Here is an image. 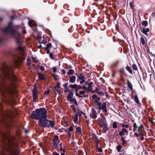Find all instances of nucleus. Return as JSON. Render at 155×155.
Masks as SVG:
<instances>
[{"label":"nucleus","instance_id":"obj_23","mask_svg":"<svg viewBox=\"0 0 155 155\" xmlns=\"http://www.w3.org/2000/svg\"><path fill=\"white\" fill-rule=\"evenodd\" d=\"M77 78L79 80L84 79L85 78V77L84 76L83 73H80L77 75Z\"/></svg>","mask_w":155,"mask_h":155},{"label":"nucleus","instance_id":"obj_44","mask_svg":"<svg viewBox=\"0 0 155 155\" xmlns=\"http://www.w3.org/2000/svg\"><path fill=\"white\" fill-rule=\"evenodd\" d=\"M48 54H49V55L50 58L52 60H54L53 52H51V53L49 52V53Z\"/></svg>","mask_w":155,"mask_h":155},{"label":"nucleus","instance_id":"obj_15","mask_svg":"<svg viewBox=\"0 0 155 155\" xmlns=\"http://www.w3.org/2000/svg\"><path fill=\"white\" fill-rule=\"evenodd\" d=\"M76 133L80 135H82V131L81 128L80 127H75Z\"/></svg>","mask_w":155,"mask_h":155},{"label":"nucleus","instance_id":"obj_29","mask_svg":"<svg viewBox=\"0 0 155 155\" xmlns=\"http://www.w3.org/2000/svg\"><path fill=\"white\" fill-rule=\"evenodd\" d=\"M104 127L103 128V131L104 133H105L106 131L109 130L110 129L108 127Z\"/></svg>","mask_w":155,"mask_h":155},{"label":"nucleus","instance_id":"obj_54","mask_svg":"<svg viewBox=\"0 0 155 155\" xmlns=\"http://www.w3.org/2000/svg\"><path fill=\"white\" fill-rule=\"evenodd\" d=\"M134 127L135 129H137L138 128V130L139 131L140 130L142 129V127Z\"/></svg>","mask_w":155,"mask_h":155},{"label":"nucleus","instance_id":"obj_50","mask_svg":"<svg viewBox=\"0 0 155 155\" xmlns=\"http://www.w3.org/2000/svg\"><path fill=\"white\" fill-rule=\"evenodd\" d=\"M60 88H55V91H57L59 94H60L61 93V92L60 90Z\"/></svg>","mask_w":155,"mask_h":155},{"label":"nucleus","instance_id":"obj_56","mask_svg":"<svg viewBox=\"0 0 155 155\" xmlns=\"http://www.w3.org/2000/svg\"><path fill=\"white\" fill-rule=\"evenodd\" d=\"M42 38L41 36V35L39 34H38L37 36V39L38 40H40V39H41Z\"/></svg>","mask_w":155,"mask_h":155},{"label":"nucleus","instance_id":"obj_62","mask_svg":"<svg viewBox=\"0 0 155 155\" xmlns=\"http://www.w3.org/2000/svg\"><path fill=\"white\" fill-rule=\"evenodd\" d=\"M82 89H84L85 91H86L88 92V89L87 87L85 86H83L82 87Z\"/></svg>","mask_w":155,"mask_h":155},{"label":"nucleus","instance_id":"obj_52","mask_svg":"<svg viewBox=\"0 0 155 155\" xmlns=\"http://www.w3.org/2000/svg\"><path fill=\"white\" fill-rule=\"evenodd\" d=\"M47 43V41L44 40H43L42 41H39V43L40 44H45Z\"/></svg>","mask_w":155,"mask_h":155},{"label":"nucleus","instance_id":"obj_28","mask_svg":"<svg viewBox=\"0 0 155 155\" xmlns=\"http://www.w3.org/2000/svg\"><path fill=\"white\" fill-rule=\"evenodd\" d=\"M38 97V95L37 94H33V101L34 102H35L36 101V99Z\"/></svg>","mask_w":155,"mask_h":155},{"label":"nucleus","instance_id":"obj_27","mask_svg":"<svg viewBox=\"0 0 155 155\" xmlns=\"http://www.w3.org/2000/svg\"><path fill=\"white\" fill-rule=\"evenodd\" d=\"M37 91L36 85L35 84L33 89L32 92L33 94H37Z\"/></svg>","mask_w":155,"mask_h":155},{"label":"nucleus","instance_id":"obj_59","mask_svg":"<svg viewBox=\"0 0 155 155\" xmlns=\"http://www.w3.org/2000/svg\"><path fill=\"white\" fill-rule=\"evenodd\" d=\"M85 93V91H79V94L80 95L84 94Z\"/></svg>","mask_w":155,"mask_h":155},{"label":"nucleus","instance_id":"obj_46","mask_svg":"<svg viewBox=\"0 0 155 155\" xmlns=\"http://www.w3.org/2000/svg\"><path fill=\"white\" fill-rule=\"evenodd\" d=\"M54 88H61V87L60 86V84L58 82H57V85L55 86L54 87Z\"/></svg>","mask_w":155,"mask_h":155},{"label":"nucleus","instance_id":"obj_38","mask_svg":"<svg viewBox=\"0 0 155 155\" xmlns=\"http://www.w3.org/2000/svg\"><path fill=\"white\" fill-rule=\"evenodd\" d=\"M71 107L72 109L74 111V112H76V106L75 105L73 104L71 106Z\"/></svg>","mask_w":155,"mask_h":155},{"label":"nucleus","instance_id":"obj_51","mask_svg":"<svg viewBox=\"0 0 155 155\" xmlns=\"http://www.w3.org/2000/svg\"><path fill=\"white\" fill-rule=\"evenodd\" d=\"M76 101V99L75 98H73L72 99H71L69 101H70L72 103L74 104Z\"/></svg>","mask_w":155,"mask_h":155},{"label":"nucleus","instance_id":"obj_57","mask_svg":"<svg viewBox=\"0 0 155 155\" xmlns=\"http://www.w3.org/2000/svg\"><path fill=\"white\" fill-rule=\"evenodd\" d=\"M92 98L96 100L98 97H97V96L96 94H94L92 96Z\"/></svg>","mask_w":155,"mask_h":155},{"label":"nucleus","instance_id":"obj_39","mask_svg":"<svg viewBox=\"0 0 155 155\" xmlns=\"http://www.w3.org/2000/svg\"><path fill=\"white\" fill-rule=\"evenodd\" d=\"M74 71L71 69H69L67 73V74L68 75L73 74Z\"/></svg>","mask_w":155,"mask_h":155},{"label":"nucleus","instance_id":"obj_16","mask_svg":"<svg viewBox=\"0 0 155 155\" xmlns=\"http://www.w3.org/2000/svg\"><path fill=\"white\" fill-rule=\"evenodd\" d=\"M38 75L39 79L40 80H45L47 79V78L45 77L44 74H42L41 73H38Z\"/></svg>","mask_w":155,"mask_h":155},{"label":"nucleus","instance_id":"obj_60","mask_svg":"<svg viewBox=\"0 0 155 155\" xmlns=\"http://www.w3.org/2000/svg\"><path fill=\"white\" fill-rule=\"evenodd\" d=\"M53 71L54 72H56L57 71V68L55 67H53L52 68Z\"/></svg>","mask_w":155,"mask_h":155},{"label":"nucleus","instance_id":"obj_35","mask_svg":"<svg viewBox=\"0 0 155 155\" xmlns=\"http://www.w3.org/2000/svg\"><path fill=\"white\" fill-rule=\"evenodd\" d=\"M59 137L58 136L56 135L53 138L52 142H55L56 141L58 140L59 139Z\"/></svg>","mask_w":155,"mask_h":155},{"label":"nucleus","instance_id":"obj_32","mask_svg":"<svg viewBox=\"0 0 155 155\" xmlns=\"http://www.w3.org/2000/svg\"><path fill=\"white\" fill-rule=\"evenodd\" d=\"M52 76L56 81H57L59 79L58 76L57 74H52Z\"/></svg>","mask_w":155,"mask_h":155},{"label":"nucleus","instance_id":"obj_19","mask_svg":"<svg viewBox=\"0 0 155 155\" xmlns=\"http://www.w3.org/2000/svg\"><path fill=\"white\" fill-rule=\"evenodd\" d=\"M69 81L71 83H74L75 81V79L76 78V77L74 76H69Z\"/></svg>","mask_w":155,"mask_h":155},{"label":"nucleus","instance_id":"obj_13","mask_svg":"<svg viewBox=\"0 0 155 155\" xmlns=\"http://www.w3.org/2000/svg\"><path fill=\"white\" fill-rule=\"evenodd\" d=\"M90 116L93 119H95L97 117L96 112V110L93 108H92V111L90 114Z\"/></svg>","mask_w":155,"mask_h":155},{"label":"nucleus","instance_id":"obj_22","mask_svg":"<svg viewBox=\"0 0 155 155\" xmlns=\"http://www.w3.org/2000/svg\"><path fill=\"white\" fill-rule=\"evenodd\" d=\"M76 112V114H77L76 115H78V116H81L82 114H83L84 115H85V114L84 113L78 109H77V111Z\"/></svg>","mask_w":155,"mask_h":155},{"label":"nucleus","instance_id":"obj_55","mask_svg":"<svg viewBox=\"0 0 155 155\" xmlns=\"http://www.w3.org/2000/svg\"><path fill=\"white\" fill-rule=\"evenodd\" d=\"M50 91V90H47V91H45L44 94L46 95H47L48 94H49Z\"/></svg>","mask_w":155,"mask_h":155},{"label":"nucleus","instance_id":"obj_4","mask_svg":"<svg viewBox=\"0 0 155 155\" xmlns=\"http://www.w3.org/2000/svg\"><path fill=\"white\" fill-rule=\"evenodd\" d=\"M19 25H14L12 22H10L8 23V26L3 29V31L5 33L13 35L14 37L15 36L20 35L18 29Z\"/></svg>","mask_w":155,"mask_h":155},{"label":"nucleus","instance_id":"obj_58","mask_svg":"<svg viewBox=\"0 0 155 155\" xmlns=\"http://www.w3.org/2000/svg\"><path fill=\"white\" fill-rule=\"evenodd\" d=\"M32 60L35 61V63H37L39 61L38 60H36V58L34 57L32 58Z\"/></svg>","mask_w":155,"mask_h":155},{"label":"nucleus","instance_id":"obj_34","mask_svg":"<svg viewBox=\"0 0 155 155\" xmlns=\"http://www.w3.org/2000/svg\"><path fill=\"white\" fill-rule=\"evenodd\" d=\"M132 67L133 68V69L135 71H137L138 70V68L137 67V65L135 64H133L132 65Z\"/></svg>","mask_w":155,"mask_h":155},{"label":"nucleus","instance_id":"obj_6","mask_svg":"<svg viewBox=\"0 0 155 155\" xmlns=\"http://www.w3.org/2000/svg\"><path fill=\"white\" fill-rule=\"evenodd\" d=\"M20 35H18L17 36H15V37H14V38L16 40V43L18 45V46L15 48V51L18 50L23 51H25L26 50L25 47L23 46H21V43L20 40Z\"/></svg>","mask_w":155,"mask_h":155},{"label":"nucleus","instance_id":"obj_12","mask_svg":"<svg viewBox=\"0 0 155 155\" xmlns=\"http://www.w3.org/2000/svg\"><path fill=\"white\" fill-rule=\"evenodd\" d=\"M103 104L101 105V102L96 103L97 105L98 106V109L99 110H102V109H104L105 107V106H106V104L105 102H103Z\"/></svg>","mask_w":155,"mask_h":155},{"label":"nucleus","instance_id":"obj_36","mask_svg":"<svg viewBox=\"0 0 155 155\" xmlns=\"http://www.w3.org/2000/svg\"><path fill=\"white\" fill-rule=\"evenodd\" d=\"M141 24L143 26L146 27L148 25V23L147 21H144L142 22Z\"/></svg>","mask_w":155,"mask_h":155},{"label":"nucleus","instance_id":"obj_47","mask_svg":"<svg viewBox=\"0 0 155 155\" xmlns=\"http://www.w3.org/2000/svg\"><path fill=\"white\" fill-rule=\"evenodd\" d=\"M68 85V83H65L63 85V86L64 87L65 89H67L69 90V87H67Z\"/></svg>","mask_w":155,"mask_h":155},{"label":"nucleus","instance_id":"obj_43","mask_svg":"<svg viewBox=\"0 0 155 155\" xmlns=\"http://www.w3.org/2000/svg\"><path fill=\"white\" fill-rule=\"evenodd\" d=\"M119 62V61H117L115 62L113 64V66L114 67H116L118 66V63Z\"/></svg>","mask_w":155,"mask_h":155},{"label":"nucleus","instance_id":"obj_63","mask_svg":"<svg viewBox=\"0 0 155 155\" xmlns=\"http://www.w3.org/2000/svg\"><path fill=\"white\" fill-rule=\"evenodd\" d=\"M119 134L120 136L122 137L124 134V133L122 131H120L119 132Z\"/></svg>","mask_w":155,"mask_h":155},{"label":"nucleus","instance_id":"obj_48","mask_svg":"<svg viewBox=\"0 0 155 155\" xmlns=\"http://www.w3.org/2000/svg\"><path fill=\"white\" fill-rule=\"evenodd\" d=\"M88 87L87 88L88 91H91L92 90V86L88 84Z\"/></svg>","mask_w":155,"mask_h":155},{"label":"nucleus","instance_id":"obj_33","mask_svg":"<svg viewBox=\"0 0 155 155\" xmlns=\"http://www.w3.org/2000/svg\"><path fill=\"white\" fill-rule=\"evenodd\" d=\"M122 148V147L120 145H119L117 146L116 147V149L118 152H121L120 150V149Z\"/></svg>","mask_w":155,"mask_h":155},{"label":"nucleus","instance_id":"obj_8","mask_svg":"<svg viewBox=\"0 0 155 155\" xmlns=\"http://www.w3.org/2000/svg\"><path fill=\"white\" fill-rule=\"evenodd\" d=\"M49 120L47 118V115L39 120L38 124L40 126H49L48 123Z\"/></svg>","mask_w":155,"mask_h":155},{"label":"nucleus","instance_id":"obj_10","mask_svg":"<svg viewBox=\"0 0 155 155\" xmlns=\"http://www.w3.org/2000/svg\"><path fill=\"white\" fill-rule=\"evenodd\" d=\"M64 130L67 134V136H68L69 138H71V132L73 130L72 127H70L68 130L65 129Z\"/></svg>","mask_w":155,"mask_h":155},{"label":"nucleus","instance_id":"obj_1","mask_svg":"<svg viewBox=\"0 0 155 155\" xmlns=\"http://www.w3.org/2000/svg\"><path fill=\"white\" fill-rule=\"evenodd\" d=\"M17 81L12 66L7 65L5 62L0 63V92L2 96L13 94Z\"/></svg>","mask_w":155,"mask_h":155},{"label":"nucleus","instance_id":"obj_17","mask_svg":"<svg viewBox=\"0 0 155 155\" xmlns=\"http://www.w3.org/2000/svg\"><path fill=\"white\" fill-rule=\"evenodd\" d=\"M51 46V43H49L47 44L46 45V47L44 48L45 50L46 51V53L47 54H48L49 53V52L50 51L49 48Z\"/></svg>","mask_w":155,"mask_h":155},{"label":"nucleus","instance_id":"obj_42","mask_svg":"<svg viewBox=\"0 0 155 155\" xmlns=\"http://www.w3.org/2000/svg\"><path fill=\"white\" fill-rule=\"evenodd\" d=\"M117 125H118V126H120V125H121V124H120L116 121H115L113 123L112 126H117Z\"/></svg>","mask_w":155,"mask_h":155},{"label":"nucleus","instance_id":"obj_49","mask_svg":"<svg viewBox=\"0 0 155 155\" xmlns=\"http://www.w3.org/2000/svg\"><path fill=\"white\" fill-rule=\"evenodd\" d=\"M149 121L150 123H151L152 125L155 126L154 123L153 122L152 120V119L150 118L149 119Z\"/></svg>","mask_w":155,"mask_h":155},{"label":"nucleus","instance_id":"obj_26","mask_svg":"<svg viewBox=\"0 0 155 155\" xmlns=\"http://www.w3.org/2000/svg\"><path fill=\"white\" fill-rule=\"evenodd\" d=\"M100 123L101 125L100 126H107V124L106 123V120H101Z\"/></svg>","mask_w":155,"mask_h":155},{"label":"nucleus","instance_id":"obj_14","mask_svg":"<svg viewBox=\"0 0 155 155\" xmlns=\"http://www.w3.org/2000/svg\"><path fill=\"white\" fill-rule=\"evenodd\" d=\"M69 87L71 88H76L77 89H78L79 90L82 89V87L80 85H78L76 84H71L69 86Z\"/></svg>","mask_w":155,"mask_h":155},{"label":"nucleus","instance_id":"obj_2","mask_svg":"<svg viewBox=\"0 0 155 155\" xmlns=\"http://www.w3.org/2000/svg\"><path fill=\"white\" fill-rule=\"evenodd\" d=\"M0 141L8 145L7 151L9 155H20L21 150L15 137L8 134H0Z\"/></svg>","mask_w":155,"mask_h":155},{"label":"nucleus","instance_id":"obj_24","mask_svg":"<svg viewBox=\"0 0 155 155\" xmlns=\"http://www.w3.org/2000/svg\"><path fill=\"white\" fill-rule=\"evenodd\" d=\"M125 68L126 70L129 72V73L131 74H133L132 70H131L130 68L129 67L128 65H127V66Z\"/></svg>","mask_w":155,"mask_h":155},{"label":"nucleus","instance_id":"obj_7","mask_svg":"<svg viewBox=\"0 0 155 155\" xmlns=\"http://www.w3.org/2000/svg\"><path fill=\"white\" fill-rule=\"evenodd\" d=\"M7 57H10L13 58V62L14 64L16 65L18 64V57L13 52L11 51H8L5 54Z\"/></svg>","mask_w":155,"mask_h":155},{"label":"nucleus","instance_id":"obj_40","mask_svg":"<svg viewBox=\"0 0 155 155\" xmlns=\"http://www.w3.org/2000/svg\"><path fill=\"white\" fill-rule=\"evenodd\" d=\"M53 144L54 148H57L58 147V145L57 143L56 142H53Z\"/></svg>","mask_w":155,"mask_h":155},{"label":"nucleus","instance_id":"obj_45","mask_svg":"<svg viewBox=\"0 0 155 155\" xmlns=\"http://www.w3.org/2000/svg\"><path fill=\"white\" fill-rule=\"evenodd\" d=\"M93 136L94 137V140L95 141V142L99 140L98 137L95 134H93Z\"/></svg>","mask_w":155,"mask_h":155},{"label":"nucleus","instance_id":"obj_30","mask_svg":"<svg viewBox=\"0 0 155 155\" xmlns=\"http://www.w3.org/2000/svg\"><path fill=\"white\" fill-rule=\"evenodd\" d=\"M140 42L143 45H145V40L143 37H141L140 38Z\"/></svg>","mask_w":155,"mask_h":155},{"label":"nucleus","instance_id":"obj_25","mask_svg":"<svg viewBox=\"0 0 155 155\" xmlns=\"http://www.w3.org/2000/svg\"><path fill=\"white\" fill-rule=\"evenodd\" d=\"M73 117H74L73 116ZM73 121L76 124L78 122V115H75L74 114V117H73Z\"/></svg>","mask_w":155,"mask_h":155},{"label":"nucleus","instance_id":"obj_37","mask_svg":"<svg viewBox=\"0 0 155 155\" xmlns=\"http://www.w3.org/2000/svg\"><path fill=\"white\" fill-rule=\"evenodd\" d=\"M28 24L30 26H31L32 25H33L35 26H36L37 25L35 24H33V21L31 20L29 21H28Z\"/></svg>","mask_w":155,"mask_h":155},{"label":"nucleus","instance_id":"obj_21","mask_svg":"<svg viewBox=\"0 0 155 155\" xmlns=\"http://www.w3.org/2000/svg\"><path fill=\"white\" fill-rule=\"evenodd\" d=\"M134 100L135 102L137 104H140L138 97L136 94L134 96Z\"/></svg>","mask_w":155,"mask_h":155},{"label":"nucleus","instance_id":"obj_20","mask_svg":"<svg viewBox=\"0 0 155 155\" xmlns=\"http://www.w3.org/2000/svg\"><path fill=\"white\" fill-rule=\"evenodd\" d=\"M127 87L131 90V91H132V90H133V86L131 84V83L130 82V81L128 80H127Z\"/></svg>","mask_w":155,"mask_h":155},{"label":"nucleus","instance_id":"obj_31","mask_svg":"<svg viewBox=\"0 0 155 155\" xmlns=\"http://www.w3.org/2000/svg\"><path fill=\"white\" fill-rule=\"evenodd\" d=\"M55 124L54 122L53 121L49 120V122L48 123V125L49 126H54Z\"/></svg>","mask_w":155,"mask_h":155},{"label":"nucleus","instance_id":"obj_11","mask_svg":"<svg viewBox=\"0 0 155 155\" xmlns=\"http://www.w3.org/2000/svg\"><path fill=\"white\" fill-rule=\"evenodd\" d=\"M140 29L143 33L147 37L148 36V34L147 33L149 32L150 31V29L149 28H140Z\"/></svg>","mask_w":155,"mask_h":155},{"label":"nucleus","instance_id":"obj_3","mask_svg":"<svg viewBox=\"0 0 155 155\" xmlns=\"http://www.w3.org/2000/svg\"><path fill=\"white\" fill-rule=\"evenodd\" d=\"M0 123L4 125V126H20L17 124L15 115L10 111L0 112Z\"/></svg>","mask_w":155,"mask_h":155},{"label":"nucleus","instance_id":"obj_61","mask_svg":"<svg viewBox=\"0 0 155 155\" xmlns=\"http://www.w3.org/2000/svg\"><path fill=\"white\" fill-rule=\"evenodd\" d=\"M68 90V93H71V92H72V93H73V91H74V88H72L71 89H69V90Z\"/></svg>","mask_w":155,"mask_h":155},{"label":"nucleus","instance_id":"obj_9","mask_svg":"<svg viewBox=\"0 0 155 155\" xmlns=\"http://www.w3.org/2000/svg\"><path fill=\"white\" fill-rule=\"evenodd\" d=\"M118 71L120 76V80L122 81H124V76L125 75L126 77L128 76L127 74L126 73L124 68L122 67L120 68L119 70Z\"/></svg>","mask_w":155,"mask_h":155},{"label":"nucleus","instance_id":"obj_53","mask_svg":"<svg viewBox=\"0 0 155 155\" xmlns=\"http://www.w3.org/2000/svg\"><path fill=\"white\" fill-rule=\"evenodd\" d=\"M98 94L99 95H102L103 96H104V93L102 91L100 92V91H98L97 92Z\"/></svg>","mask_w":155,"mask_h":155},{"label":"nucleus","instance_id":"obj_64","mask_svg":"<svg viewBox=\"0 0 155 155\" xmlns=\"http://www.w3.org/2000/svg\"><path fill=\"white\" fill-rule=\"evenodd\" d=\"M53 155H60L59 153L56 151L54 152L53 153Z\"/></svg>","mask_w":155,"mask_h":155},{"label":"nucleus","instance_id":"obj_5","mask_svg":"<svg viewBox=\"0 0 155 155\" xmlns=\"http://www.w3.org/2000/svg\"><path fill=\"white\" fill-rule=\"evenodd\" d=\"M47 110L45 108H41L36 109L33 111L31 114L32 118L36 120H38L47 115Z\"/></svg>","mask_w":155,"mask_h":155},{"label":"nucleus","instance_id":"obj_41","mask_svg":"<svg viewBox=\"0 0 155 155\" xmlns=\"http://www.w3.org/2000/svg\"><path fill=\"white\" fill-rule=\"evenodd\" d=\"M121 140L122 141V145H124L126 143V141L125 140L124 137H122L121 138Z\"/></svg>","mask_w":155,"mask_h":155},{"label":"nucleus","instance_id":"obj_18","mask_svg":"<svg viewBox=\"0 0 155 155\" xmlns=\"http://www.w3.org/2000/svg\"><path fill=\"white\" fill-rule=\"evenodd\" d=\"M73 93H72V92H71V93H69L68 95L66 97V98L67 101H69L71 99H72L73 98Z\"/></svg>","mask_w":155,"mask_h":155}]
</instances>
